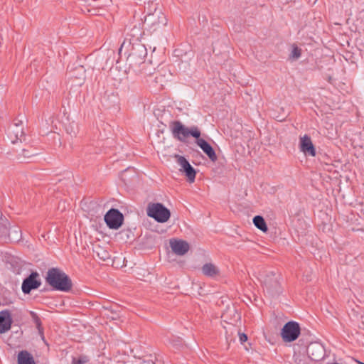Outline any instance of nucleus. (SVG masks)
Wrapping results in <instances>:
<instances>
[{
    "mask_svg": "<svg viewBox=\"0 0 364 364\" xmlns=\"http://www.w3.org/2000/svg\"><path fill=\"white\" fill-rule=\"evenodd\" d=\"M132 43V49L127 60L132 67L139 65L144 70L146 67L149 66V63L146 62L144 60L147 55V50L144 44L139 41V37L133 38Z\"/></svg>",
    "mask_w": 364,
    "mask_h": 364,
    "instance_id": "obj_3",
    "label": "nucleus"
},
{
    "mask_svg": "<svg viewBox=\"0 0 364 364\" xmlns=\"http://www.w3.org/2000/svg\"><path fill=\"white\" fill-rule=\"evenodd\" d=\"M22 122H15L8 129V136L11 139V143L15 144L18 141H25L26 137L22 129Z\"/></svg>",
    "mask_w": 364,
    "mask_h": 364,
    "instance_id": "obj_11",
    "label": "nucleus"
},
{
    "mask_svg": "<svg viewBox=\"0 0 364 364\" xmlns=\"http://www.w3.org/2000/svg\"><path fill=\"white\" fill-rule=\"evenodd\" d=\"M361 325L360 326V328L364 329V316H361Z\"/></svg>",
    "mask_w": 364,
    "mask_h": 364,
    "instance_id": "obj_30",
    "label": "nucleus"
},
{
    "mask_svg": "<svg viewBox=\"0 0 364 364\" xmlns=\"http://www.w3.org/2000/svg\"><path fill=\"white\" fill-rule=\"evenodd\" d=\"M18 364H36V362L31 353L23 350L18 354Z\"/></svg>",
    "mask_w": 364,
    "mask_h": 364,
    "instance_id": "obj_18",
    "label": "nucleus"
},
{
    "mask_svg": "<svg viewBox=\"0 0 364 364\" xmlns=\"http://www.w3.org/2000/svg\"><path fill=\"white\" fill-rule=\"evenodd\" d=\"M175 158L178 165L181 166L180 171H183L190 183L195 181L196 171L190 164L188 161L183 156L176 155Z\"/></svg>",
    "mask_w": 364,
    "mask_h": 364,
    "instance_id": "obj_10",
    "label": "nucleus"
},
{
    "mask_svg": "<svg viewBox=\"0 0 364 364\" xmlns=\"http://www.w3.org/2000/svg\"><path fill=\"white\" fill-rule=\"evenodd\" d=\"M202 273L208 277H215L220 275V269L213 263H205L201 268Z\"/></svg>",
    "mask_w": 364,
    "mask_h": 364,
    "instance_id": "obj_17",
    "label": "nucleus"
},
{
    "mask_svg": "<svg viewBox=\"0 0 364 364\" xmlns=\"http://www.w3.org/2000/svg\"><path fill=\"white\" fill-rule=\"evenodd\" d=\"M196 143L208 156L210 161L213 162L217 161L218 157L215 151L209 143H208L205 139L200 138V136L196 139Z\"/></svg>",
    "mask_w": 364,
    "mask_h": 364,
    "instance_id": "obj_14",
    "label": "nucleus"
},
{
    "mask_svg": "<svg viewBox=\"0 0 364 364\" xmlns=\"http://www.w3.org/2000/svg\"><path fill=\"white\" fill-rule=\"evenodd\" d=\"M90 361L89 356L86 355H81L78 358H73L72 364H85Z\"/></svg>",
    "mask_w": 364,
    "mask_h": 364,
    "instance_id": "obj_24",
    "label": "nucleus"
},
{
    "mask_svg": "<svg viewBox=\"0 0 364 364\" xmlns=\"http://www.w3.org/2000/svg\"><path fill=\"white\" fill-rule=\"evenodd\" d=\"M29 314L31 316V318H32V321L35 323L37 329L38 330L39 333H43V328L41 327V320L38 316V314L32 311L29 312Z\"/></svg>",
    "mask_w": 364,
    "mask_h": 364,
    "instance_id": "obj_22",
    "label": "nucleus"
},
{
    "mask_svg": "<svg viewBox=\"0 0 364 364\" xmlns=\"http://www.w3.org/2000/svg\"><path fill=\"white\" fill-rule=\"evenodd\" d=\"M13 319L11 312L6 309L0 311V333H4L11 328Z\"/></svg>",
    "mask_w": 364,
    "mask_h": 364,
    "instance_id": "obj_13",
    "label": "nucleus"
},
{
    "mask_svg": "<svg viewBox=\"0 0 364 364\" xmlns=\"http://www.w3.org/2000/svg\"><path fill=\"white\" fill-rule=\"evenodd\" d=\"M262 276L264 290L271 296H278L282 291L281 285L282 276L278 272H269Z\"/></svg>",
    "mask_w": 364,
    "mask_h": 364,
    "instance_id": "obj_4",
    "label": "nucleus"
},
{
    "mask_svg": "<svg viewBox=\"0 0 364 364\" xmlns=\"http://www.w3.org/2000/svg\"><path fill=\"white\" fill-rule=\"evenodd\" d=\"M66 132L68 134H69L71 136H75L77 134L76 130L74 129V127L71 124H70L68 127H66Z\"/></svg>",
    "mask_w": 364,
    "mask_h": 364,
    "instance_id": "obj_27",
    "label": "nucleus"
},
{
    "mask_svg": "<svg viewBox=\"0 0 364 364\" xmlns=\"http://www.w3.org/2000/svg\"><path fill=\"white\" fill-rule=\"evenodd\" d=\"M139 73L140 74H142L145 76L151 75H152V70L154 68L151 67V63H149V66L146 67L144 70H142L141 67H139Z\"/></svg>",
    "mask_w": 364,
    "mask_h": 364,
    "instance_id": "obj_26",
    "label": "nucleus"
},
{
    "mask_svg": "<svg viewBox=\"0 0 364 364\" xmlns=\"http://www.w3.org/2000/svg\"><path fill=\"white\" fill-rule=\"evenodd\" d=\"M360 364H364V363H359Z\"/></svg>",
    "mask_w": 364,
    "mask_h": 364,
    "instance_id": "obj_32",
    "label": "nucleus"
},
{
    "mask_svg": "<svg viewBox=\"0 0 364 364\" xmlns=\"http://www.w3.org/2000/svg\"><path fill=\"white\" fill-rule=\"evenodd\" d=\"M300 333L299 324L296 321H289L282 328L281 336L284 342H292L298 338Z\"/></svg>",
    "mask_w": 364,
    "mask_h": 364,
    "instance_id": "obj_7",
    "label": "nucleus"
},
{
    "mask_svg": "<svg viewBox=\"0 0 364 364\" xmlns=\"http://www.w3.org/2000/svg\"><path fill=\"white\" fill-rule=\"evenodd\" d=\"M300 149L306 155L315 156L316 149L311 141V137L305 134L300 139Z\"/></svg>",
    "mask_w": 364,
    "mask_h": 364,
    "instance_id": "obj_15",
    "label": "nucleus"
},
{
    "mask_svg": "<svg viewBox=\"0 0 364 364\" xmlns=\"http://www.w3.org/2000/svg\"><path fill=\"white\" fill-rule=\"evenodd\" d=\"M240 341L241 343H245L247 340V336L244 333H239Z\"/></svg>",
    "mask_w": 364,
    "mask_h": 364,
    "instance_id": "obj_29",
    "label": "nucleus"
},
{
    "mask_svg": "<svg viewBox=\"0 0 364 364\" xmlns=\"http://www.w3.org/2000/svg\"><path fill=\"white\" fill-rule=\"evenodd\" d=\"M76 71L80 74V76H77L75 73V71L70 73V77H75L78 78L80 80V84L82 83V82L85 79V71L84 70V68L82 66H80L79 68H76Z\"/></svg>",
    "mask_w": 364,
    "mask_h": 364,
    "instance_id": "obj_23",
    "label": "nucleus"
},
{
    "mask_svg": "<svg viewBox=\"0 0 364 364\" xmlns=\"http://www.w3.org/2000/svg\"><path fill=\"white\" fill-rule=\"evenodd\" d=\"M46 282L54 290L64 292L70 291L73 287L71 279L57 267H52L48 270Z\"/></svg>",
    "mask_w": 364,
    "mask_h": 364,
    "instance_id": "obj_1",
    "label": "nucleus"
},
{
    "mask_svg": "<svg viewBox=\"0 0 364 364\" xmlns=\"http://www.w3.org/2000/svg\"><path fill=\"white\" fill-rule=\"evenodd\" d=\"M41 284L39 274L37 272H32L28 277L23 279L21 289L25 294H28L32 290L38 289Z\"/></svg>",
    "mask_w": 364,
    "mask_h": 364,
    "instance_id": "obj_9",
    "label": "nucleus"
},
{
    "mask_svg": "<svg viewBox=\"0 0 364 364\" xmlns=\"http://www.w3.org/2000/svg\"><path fill=\"white\" fill-rule=\"evenodd\" d=\"M301 49L299 48H298L296 46L294 45L289 57H290V58H292V59H298L301 56Z\"/></svg>",
    "mask_w": 364,
    "mask_h": 364,
    "instance_id": "obj_25",
    "label": "nucleus"
},
{
    "mask_svg": "<svg viewBox=\"0 0 364 364\" xmlns=\"http://www.w3.org/2000/svg\"><path fill=\"white\" fill-rule=\"evenodd\" d=\"M11 235V230L8 229L7 220L2 218V213L0 212V237Z\"/></svg>",
    "mask_w": 364,
    "mask_h": 364,
    "instance_id": "obj_20",
    "label": "nucleus"
},
{
    "mask_svg": "<svg viewBox=\"0 0 364 364\" xmlns=\"http://www.w3.org/2000/svg\"><path fill=\"white\" fill-rule=\"evenodd\" d=\"M171 132L174 138L181 141H184L185 139L192 136L195 139L200 136V131L196 126L190 128L185 127L180 121H173L171 123Z\"/></svg>",
    "mask_w": 364,
    "mask_h": 364,
    "instance_id": "obj_5",
    "label": "nucleus"
},
{
    "mask_svg": "<svg viewBox=\"0 0 364 364\" xmlns=\"http://www.w3.org/2000/svg\"><path fill=\"white\" fill-rule=\"evenodd\" d=\"M93 251L102 261H107L110 258L109 252L100 245L95 246Z\"/></svg>",
    "mask_w": 364,
    "mask_h": 364,
    "instance_id": "obj_19",
    "label": "nucleus"
},
{
    "mask_svg": "<svg viewBox=\"0 0 364 364\" xmlns=\"http://www.w3.org/2000/svg\"><path fill=\"white\" fill-rule=\"evenodd\" d=\"M22 154H23V157H25V158H30L33 156L36 155L37 153H30V151L28 150L23 149Z\"/></svg>",
    "mask_w": 364,
    "mask_h": 364,
    "instance_id": "obj_28",
    "label": "nucleus"
},
{
    "mask_svg": "<svg viewBox=\"0 0 364 364\" xmlns=\"http://www.w3.org/2000/svg\"><path fill=\"white\" fill-rule=\"evenodd\" d=\"M134 30H136L139 33V34L141 35V32H140L139 28L134 27Z\"/></svg>",
    "mask_w": 364,
    "mask_h": 364,
    "instance_id": "obj_31",
    "label": "nucleus"
},
{
    "mask_svg": "<svg viewBox=\"0 0 364 364\" xmlns=\"http://www.w3.org/2000/svg\"><path fill=\"white\" fill-rule=\"evenodd\" d=\"M104 220L109 228L117 230L123 224L124 215L118 209L111 208L105 215Z\"/></svg>",
    "mask_w": 364,
    "mask_h": 364,
    "instance_id": "obj_8",
    "label": "nucleus"
},
{
    "mask_svg": "<svg viewBox=\"0 0 364 364\" xmlns=\"http://www.w3.org/2000/svg\"><path fill=\"white\" fill-rule=\"evenodd\" d=\"M323 348L316 343H311L307 348L308 355L311 360L315 361L320 360L323 358Z\"/></svg>",
    "mask_w": 364,
    "mask_h": 364,
    "instance_id": "obj_16",
    "label": "nucleus"
},
{
    "mask_svg": "<svg viewBox=\"0 0 364 364\" xmlns=\"http://www.w3.org/2000/svg\"><path fill=\"white\" fill-rule=\"evenodd\" d=\"M149 13L145 16L144 25L145 29L154 32L167 23V18L161 9L156 8V4L151 3L149 7Z\"/></svg>",
    "mask_w": 364,
    "mask_h": 364,
    "instance_id": "obj_2",
    "label": "nucleus"
},
{
    "mask_svg": "<svg viewBox=\"0 0 364 364\" xmlns=\"http://www.w3.org/2000/svg\"><path fill=\"white\" fill-rule=\"evenodd\" d=\"M169 243L172 252L180 256L186 255L190 248L189 244L182 240L171 239Z\"/></svg>",
    "mask_w": 364,
    "mask_h": 364,
    "instance_id": "obj_12",
    "label": "nucleus"
},
{
    "mask_svg": "<svg viewBox=\"0 0 364 364\" xmlns=\"http://www.w3.org/2000/svg\"><path fill=\"white\" fill-rule=\"evenodd\" d=\"M253 223L259 230L264 232H266L268 230L266 222L262 216H255L253 218Z\"/></svg>",
    "mask_w": 364,
    "mask_h": 364,
    "instance_id": "obj_21",
    "label": "nucleus"
},
{
    "mask_svg": "<svg viewBox=\"0 0 364 364\" xmlns=\"http://www.w3.org/2000/svg\"><path fill=\"white\" fill-rule=\"evenodd\" d=\"M147 215L157 222L163 223L169 220L171 212L162 203H158L149 205Z\"/></svg>",
    "mask_w": 364,
    "mask_h": 364,
    "instance_id": "obj_6",
    "label": "nucleus"
}]
</instances>
